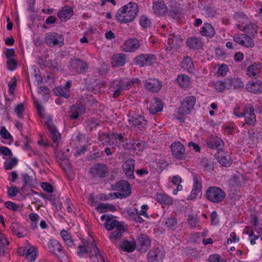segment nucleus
<instances>
[{
  "label": "nucleus",
  "mask_w": 262,
  "mask_h": 262,
  "mask_svg": "<svg viewBox=\"0 0 262 262\" xmlns=\"http://www.w3.org/2000/svg\"><path fill=\"white\" fill-rule=\"evenodd\" d=\"M139 12L138 5L130 2L119 9L116 17L117 21L120 23H126L132 21Z\"/></svg>",
  "instance_id": "obj_1"
},
{
  "label": "nucleus",
  "mask_w": 262,
  "mask_h": 262,
  "mask_svg": "<svg viewBox=\"0 0 262 262\" xmlns=\"http://www.w3.org/2000/svg\"><path fill=\"white\" fill-rule=\"evenodd\" d=\"M76 248H78L77 254L80 257L84 256L88 254L89 257L92 262H99L100 256H103L100 252L94 241L83 243L82 245L76 244Z\"/></svg>",
  "instance_id": "obj_2"
},
{
  "label": "nucleus",
  "mask_w": 262,
  "mask_h": 262,
  "mask_svg": "<svg viewBox=\"0 0 262 262\" xmlns=\"http://www.w3.org/2000/svg\"><path fill=\"white\" fill-rule=\"evenodd\" d=\"M206 197L212 203H219L224 201L226 197V193L220 187L210 186L206 191Z\"/></svg>",
  "instance_id": "obj_3"
},
{
  "label": "nucleus",
  "mask_w": 262,
  "mask_h": 262,
  "mask_svg": "<svg viewBox=\"0 0 262 262\" xmlns=\"http://www.w3.org/2000/svg\"><path fill=\"white\" fill-rule=\"evenodd\" d=\"M141 84V81L137 78L132 79L124 78L114 80L111 85L112 89H118V90H127L133 85H139Z\"/></svg>",
  "instance_id": "obj_4"
},
{
  "label": "nucleus",
  "mask_w": 262,
  "mask_h": 262,
  "mask_svg": "<svg viewBox=\"0 0 262 262\" xmlns=\"http://www.w3.org/2000/svg\"><path fill=\"white\" fill-rule=\"evenodd\" d=\"M86 62L80 59H71L70 60L69 68L71 72L75 74H82L85 73L88 69Z\"/></svg>",
  "instance_id": "obj_5"
},
{
  "label": "nucleus",
  "mask_w": 262,
  "mask_h": 262,
  "mask_svg": "<svg viewBox=\"0 0 262 262\" xmlns=\"http://www.w3.org/2000/svg\"><path fill=\"white\" fill-rule=\"evenodd\" d=\"M45 40L47 45L51 47L55 46L61 47L64 45L63 36L56 32L47 33Z\"/></svg>",
  "instance_id": "obj_6"
},
{
  "label": "nucleus",
  "mask_w": 262,
  "mask_h": 262,
  "mask_svg": "<svg viewBox=\"0 0 262 262\" xmlns=\"http://www.w3.org/2000/svg\"><path fill=\"white\" fill-rule=\"evenodd\" d=\"M172 156L178 160H184L186 159L184 145L180 141L173 142L170 146Z\"/></svg>",
  "instance_id": "obj_7"
},
{
  "label": "nucleus",
  "mask_w": 262,
  "mask_h": 262,
  "mask_svg": "<svg viewBox=\"0 0 262 262\" xmlns=\"http://www.w3.org/2000/svg\"><path fill=\"white\" fill-rule=\"evenodd\" d=\"M183 39L174 34H169L168 38V46L166 48L167 54L171 55L177 49L180 48L183 43Z\"/></svg>",
  "instance_id": "obj_8"
},
{
  "label": "nucleus",
  "mask_w": 262,
  "mask_h": 262,
  "mask_svg": "<svg viewBox=\"0 0 262 262\" xmlns=\"http://www.w3.org/2000/svg\"><path fill=\"white\" fill-rule=\"evenodd\" d=\"M90 172L93 178H104L108 173V168L104 164L97 163L93 165Z\"/></svg>",
  "instance_id": "obj_9"
},
{
  "label": "nucleus",
  "mask_w": 262,
  "mask_h": 262,
  "mask_svg": "<svg viewBox=\"0 0 262 262\" xmlns=\"http://www.w3.org/2000/svg\"><path fill=\"white\" fill-rule=\"evenodd\" d=\"M195 103V98L190 96L186 97L181 103V106L179 109L180 115H187L190 113Z\"/></svg>",
  "instance_id": "obj_10"
},
{
  "label": "nucleus",
  "mask_w": 262,
  "mask_h": 262,
  "mask_svg": "<svg viewBox=\"0 0 262 262\" xmlns=\"http://www.w3.org/2000/svg\"><path fill=\"white\" fill-rule=\"evenodd\" d=\"M165 257L163 248L158 247L150 250L147 254L148 262H162Z\"/></svg>",
  "instance_id": "obj_11"
},
{
  "label": "nucleus",
  "mask_w": 262,
  "mask_h": 262,
  "mask_svg": "<svg viewBox=\"0 0 262 262\" xmlns=\"http://www.w3.org/2000/svg\"><path fill=\"white\" fill-rule=\"evenodd\" d=\"M113 189L121 192V199L125 198L131 193V187L128 182L124 180L116 183L113 186Z\"/></svg>",
  "instance_id": "obj_12"
},
{
  "label": "nucleus",
  "mask_w": 262,
  "mask_h": 262,
  "mask_svg": "<svg viewBox=\"0 0 262 262\" xmlns=\"http://www.w3.org/2000/svg\"><path fill=\"white\" fill-rule=\"evenodd\" d=\"M102 221H105L104 226L105 228L108 231H111L114 228L116 229L119 227L121 228L123 225L121 223L118 222L117 220L113 219V215H102L101 216Z\"/></svg>",
  "instance_id": "obj_13"
},
{
  "label": "nucleus",
  "mask_w": 262,
  "mask_h": 262,
  "mask_svg": "<svg viewBox=\"0 0 262 262\" xmlns=\"http://www.w3.org/2000/svg\"><path fill=\"white\" fill-rule=\"evenodd\" d=\"M154 13L159 16L165 15L168 11L165 2L162 0H158L152 3V7Z\"/></svg>",
  "instance_id": "obj_14"
},
{
  "label": "nucleus",
  "mask_w": 262,
  "mask_h": 262,
  "mask_svg": "<svg viewBox=\"0 0 262 262\" xmlns=\"http://www.w3.org/2000/svg\"><path fill=\"white\" fill-rule=\"evenodd\" d=\"M156 60L154 55L142 54L137 56L134 60L135 64L140 67L148 66L152 64Z\"/></svg>",
  "instance_id": "obj_15"
},
{
  "label": "nucleus",
  "mask_w": 262,
  "mask_h": 262,
  "mask_svg": "<svg viewBox=\"0 0 262 262\" xmlns=\"http://www.w3.org/2000/svg\"><path fill=\"white\" fill-rule=\"evenodd\" d=\"M48 248L51 252L57 256H62L64 253L62 245L56 239H50L48 243Z\"/></svg>",
  "instance_id": "obj_16"
},
{
  "label": "nucleus",
  "mask_w": 262,
  "mask_h": 262,
  "mask_svg": "<svg viewBox=\"0 0 262 262\" xmlns=\"http://www.w3.org/2000/svg\"><path fill=\"white\" fill-rule=\"evenodd\" d=\"M135 243L139 250L145 252L150 247L151 242L147 235L141 234L137 237Z\"/></svg>",
  "instance_id": "obj_17"
},
{
  "label": "nucleus",
  "mask_w": 262,
  "mask_h": 262,
  "mask_svg": "<svg viewBox=\"0 0 262 262\" xmlns=\"http://www.w3.org/2000/svg\"><path fill=\"white\" fill-rule=\"evenodd\" d=\"M140 47L139 40L136 38L128 39L122 45V50L126 52H134Z\"/></svg>",
  "instance_id": "obj_18"
},
{
  "label": "nucleus",
  "mask_w": 262,
  "mask_h": 262,
  "mask_svg": "<svg viewBox=\"0 0 262 262\" xmlns=\"http://www.w3.org/2000/svg\"><path fill=\"white\" fill-rule=\"evenodd\" d=\"M207 146L211 149L221 150L224 145L223 141L217 136H210L206 139Z\"/></svg>",
  "instance_id": "obj_19"
},
{
  "label": "nucleus",
  "mask_w": 262,
  "mask_h": 262,
  "mask_svg": "<svg viewBox=\"0 0 262 262\" xmlns=\"http://www.w3.org/2000/svg\"><path fill=\"white\" fill-rule=\"evenodd\" d=\"M127 56L123 53L114 54L111 58V63L113 67H120L127 62Z\"/></svg>",
  "instance_id": "obj_20"
},
{
  "label": "nucleus",
  "mask_w": 262,
  "mask_h": 262,
  "mask_svg": "<svg viewBox=\"0 0 262 262\" xmlns=\"http://www.w3.org/2000/svg\"><path fill=\"white\" fill-rule=\"evenodd\" d=\"M135 161L133 159H128L122 164V169L126 176L130 179L135 178L134 171Z\"/></svg>",
  "instance_id": "obj_21"
},
{
  "label": "nucleus",
  "mask_w": 262,
  "mask_h": 262,
  "mask_svg": "<svg viewBox=\"0 0 262 262\" xmlns=\"http://www.w3.org/2000/svg\"><path fill=\"white\" fill-rule=\"evenodd\" d=\"M129 124L137 126L139 128H144L146 124L147 121L144 116H127Z\"/></svg>",
  "instance_id": "obj_22"
},
{
  "label": "nucleus",
  "mask_w": 262,
  "mask_h": 262,
  "mask_svg": "<svg viewBox=\"0 0 262 262\" xmlns=\"http://www.w3.org/2000/svg\"><path fill=\"white\" fill-rule=\"evenodd\" d=\"M18 252L20 255H25V258L30 262L34 261L36 258V249L34 247L29 249L19 248Z\"/></svg>",
  "instance_id": "obj_23"
},
{
  "label": "nucleus",
  "mask_w": 262,
  "mask_h": 262,
  "mask_svg": "<svg viewBox=\"0 0 262 262\" xmlns=\"http://www.w3.org/2000/svg\"><path fill=\"white\" fill-rule=\"evenodd\" d=\"M127 229L124 225L121 226V228L119 227L116 229V230L111 233L108 237L111 241L112 243L114 245H116L118 242L122 237L123 233L126 231Z\"/></svg>",
  "instance_id": "obj_24"
},
{
  "label": "nucleus",
  "mask_w": 262,
  "mask_h": 262,
  "mask_svg": "<svg viewBox=\"0 0 262 262\" xmlns=\"http://www.w3.org/2000/svg\"><path fill=\"white\" fill-rule=\"evenodd\" d=\"M145 88L152 92H157L161 88L160 82L156 79H149L144 83Z\"/></svg>",
  "instance_id": "obj_25"
},
{
  "label": "nucleus",
  "mask_w": 262,
  "mask_h": 262,
  "mask_svg": "<svg viewBox=\"0 0 262 262\" xmlns=\"http://www.w3.org/2000/svg\"><path fill=\"white\" fill-rule=\"evenodd\" d=\"M247 90L255 94L262 92V82L259 80L252 81L246 85Z\"/></svg>",
  "instance_id": "obj_26"
},
{
  "label": "nucleus",
  "mask_w": 262,
  "mask_h": 262,
  "mask_svg": "<svg viewBox=\"0 0 262 262\" xmlns=\"http://www.w3.org/2000/svg\"><path fill=\"white\" fill-rule=\"evenodd\" d=\"M156 200L161 205L169 206L173 203L172 198L167 194L157 193Z\"/></svg>",
  "instance_id": "obj_27"
},
{
  "label": "nucleus",
  "mask_w": 262,
  "mask_h": 262,
  "mask_svg": "<svg viewBox=\"0 0 262 262\" xmlns=\"http://www.w3.org/2000/svg\"><path fill=\"white\" fill-rule=\"evenodd\" d=\"M60 235L69 248L73 250L76 249V241L72 239L71 235L67 231L62 230L60 232Z\"/></svg>",
  "instance_id": "obj_28"
},
{
  "label": "nucleus",
  "mask_w": 262,
  "mask_h": 262,
  "mask_svg": "<svg viewBox=\"0 0 262 262\" xmlns=\"http://www.w3.org/2000/svg\"><path fill=\"white\" fill-rule=\"evenodd\" d=\"M234 18L238 23V24L236 25V27L237 29L238 25H241L244 26L246 24H248V23L250 22V19L242 12H237L235 13L234 14Z\"/></svg>",
  "instance_id": "obj_29"
},
{
  "label": "nucleus",
  "mask_w": 262,
  "mask_h": 262,
  "mask_svg": "<svg viewBox=\"0 0 262 262\" xmlns=\"http://www.w3.org/2000/svg\"><path fill=\"white\" fill-rule=\"evenodd\" d=\"M9 245V242L7 237L0 232V257L5 255Z\"/></svg>",
  "instance_id": "obj_30"
},
{
  "label": "nucleus",
  "mask_w": 262,
  "mask_h": 262,
  "mask_svg": "<svg viewBox=\"0 0 262 262\" xmlns=\"http://www.w3.org/2000/svg\"><path fill=\"white\" fill-rule=\"evenodd\" d=\"M238 29L247 34L254 35L256 33L257 26L256 25L252 24L250 21L244 26L241 25H238Z\"/></svg>",
  "instance_id": "obj_31"
},
{
  "label": "nucleus",
  "mask_w": 262,
  "mask_h": 262,
  "mask_svg": "<svg viewBox=\"0 0 262 262\" xmlns=\"http://www.w3.org/2000/svg\"><path fill=\"white\" fill-rule=\"evenodd\" d=\"M188 47L193 49H199L203 47V43L201 38L197 37H189L186 40Z\"/></svg>",
  "instance_id": "obj_32"
},
{
  "label": "nucleus",
  "mask_w": 262,
  "mask_h": 262,
  "mask_svg": "<svg viewBox=\"0 0 262 262\" xmlns=\"http://www.w3.org/2000/svg\"><path fill=\"white\" fill-rule=\"evenodd\" d=\"M119 248L124 251L132 252L134 251L136 248V244L135 242H132L127 240L121 241L119 244Z\"/></svg>",
  "instance_id": "obj_33"
},
{
  "label": "nucleus",
  "mask_w": 262,
  "mask_h": 262,
  "mask_svg": "<svg viewBox=\"0 0 262 262\" xmlns=\"http://www.w3.org/2000/svg\"><path fill=\"white\" fill-rule=\"evenodd\" d=\"M200 32L202 35L209 37H212L215 34V31L212 26L207 23L204 24Z\"/></svg>",
  "instance_id": "obj_34"
},
{
  "label": "nucleus",
  "mask_w": 262,
  "mask_h": 262,
  "mask_svg": "<svg viewBox=\"0 0 262 262\" xmlns=\"http://www.w3.org/2000/svg\"><path fill=\"white\" fill-rule=\"evenodd\" d=\"M73 15V10L70 7H64L58 13V16L62 21H66Z\"/></svg>",
  "instance_id": "obj_35"
},
{
  "label": "nucleus",
  "mask_w": 262,
  "mask_h": 262,
  "mask_svg": "<svg viewBox=\"0 0 262 262\" xmlns=\"http://www.w3.org/2000/svg\"><path fill=\"white\" fill-rule=\"evenodd\" d=\"M261 64L259 62H255L249 66L247 75L250 77H254L259 74Z\"/></svg>",
  "instance_id": "obj_36"
},
{
  "label": "nucleus",
  "mask_w": 262,
  "mask_h": 262,
  "mask_svg": "<svg viewBox=\"0 0 262 262\" xmlns=\"http://www.w3.org/2000/svg\"><path fill=\"white\" fill-rule=\"evenodd\" d=\"M179 85L183 89H186L190 85L191 82L190 77L185 74L179 75L177 78Z\"/></svg>",
  "instance_id": "obj_37"
},
{
  "label": "nucleus",
  "mask_w": 262,
  "mask_h": 262,
  "mask_svg": "<svg viewBox=\"0 0 262 262\" xmlns=\"http://www.w3.org/2000/svg\"><path fill=\"white\" fill-rule=\"evenodd\" d=\"M217 160L223 166L229 167L232 164L230 156L228 153L221 154L218 156Z\"/></svg>",
  "instance_id": "obj_38"
},
{
  "label": "nucleus",
  "mask_w": 262,
  "mask_h": 262,
  "mask_svg": "<svg viewBox=\"0 0 262 262\" xmlns=\"http://www.w3.org/2000/svg\"><path fill=\"white\" fill-rule=\"evenodd\" d=\"M163 107V105L160 100L155 99L151 103L149 106V112L152 115L161 112Z\"/></svg>",
  "instance_id": "obj_39"
},
{
  "label": "nucleus",
  "mask_w": 262,
  "mask_h": 262,
  "mask_svg": "<svg viewBox=\"0 0 262 262\" xmlns=\"http://www.w3.org/2000/svg\"><path fill=\"white\" fill-rule=\"evenodd\" d=\"M110 138L113 144L115 142L117 144L124 142L127 140V138L121 133L114 132L110 134Z\"/></svg>",
  "instance_id": "obj_40"
},
{
  "label": "nucleus",
  "mask_w": 262,
  "mask_h": 262,
  "mask_svg": "<svg viewBox=\"0 0 262 262\" xmlns=\"http://www.w3.org/2000/svg\"><path fill=\"white\" fill-rule=\"evenodd\" d=\"M70 112L72 115H82L86 113V108L82 104L76 103L71 107Z\"/></svg>",
  "instance_id": "obj_41"
},
{
  "label": "nucleus",
  "mask_w": 262,
  "mask_h": 262,
  "mask_svg": "<svg viewBox=\"0 0 262 262\" xmlns=\"http://www.w3.org/2000/svg\"><path fill=\"white\" fill-rule=\"evenodd\" d=\"M56 95L62 96L67 99L70 97L69 90L67 88L63 86H58L55 88L53 90Z\"/></svg>",
  "instance_id": "obj_42"
},
{
  "label": "nucleus",
  "mask_w": 262,
  "mask_h": 262,
  "mask_svg": "<svg viewBox=\"0 0 262 262\" xmlns=\"http://www.w3.org/2000/svg\"><path fill=\"white\" fill-rule=\"evenodd\" d=\"M227 82L229 89L232 86L234 89H239L243 88L244 85L241 79L238 78L227 79Z\"/></svg>",
  "instance_id": "obj_43"
},
{
  "label": "nucleus",
  "mask_w": 262,
  "mask_h": 262,
  "mask_svg": "<svg viewBox=\"0 0 262 262\" xmlns=\"http://www.w3.org/2000/svg\"><path fill=\"white\" fill-rule=\"evenodd\" d=\"M97 210L100 212H104L107 210L112 211L116 210V207L112 204L108 203H100L98 204L96 208Z\"/></svg>",
  "instance_id": "obj_44"
},
{
  "label": "nucleus",
  "mask_w": 262,
  "mask_h": 262,
  "mask_svg": "<svg viewBox=\"0 0 262 262\" xmlns=\"http://www.w3.org/2000/svg\"><path fill=\"white\" fill-rule=\"evenodd\" d=\"M182 67L184 69L188 71H192L193 68V63L192 59L188 56L184 57L182 62Z\"/></svg>",
  "instance_id": "obj_45"
},
{
  "label": "nucleus",
  "mask_w": 262,
  "mask_h": 262,
  "mask_svg": "<svg viewBox=\"0 0 262 262\" xmlns=\"http://www.w3.org/2000/svg\"><path fill=\"white\" fill-rule=\"evenodd\" d=\"M101 123V121L95 118H91L85 122L86 127L91 130L97 126L100 125Z\"/></svg>",
  "instance_id": "obj_46"
},
{
  "label": "nucleus",
  "mask_w": 262,
  "mask_h": 262,
  "mask_svg": "<svg viewBox=\"0 0 262 262\" xmlns=\"http://www.w3.org/2000/svg\"><path fill=\"white\" fill-rule=\"evenodd\" d=\"M192 177L193 181L192 189L201 191L202 186L201 178L195 173H193Z\"/></svg>",
  "instance_id": "obj_47"
},
{
  "label": "nucleus",
  "mask_w": 262,
  "mask_h": 262,
  "mask_svg": "<svg viewBox=\"0 0 262 262\" xmlns=\"http://www.w3.org/2000/svg\"><path fill=\"white\" fill-rule=\"evenodd\" d=\"M0 135L1 137L5 139L9 140V144H11L13 141V137L7 130L5 127L2 126L0 130Z\"/></svg>",
  "instance_id": "obj_48"
},
{
  "label": "nucleus",
  "mask_w": 262,
  "mask_h": 262,
  "mask_svg": "<svg viewBox=\"0 0 262 262\" xmlns=\"http://www.w3.org/2000/svg\"><path fill=\"white\" fill-rule=\"evenodd\" d=\"M227 79L225 81H218L214 83V88L219 92H222L225 89H229Z\"/></svg>",
  "instance_id": "obj_49"
},
{
  "label": "nucleus",
  "mask_w": 262,
  "mask_h": 262,
  "mask_svg": "<svg viewBox=\"0 0 262 262\" xmlns=\"http://www.w3.org/2000/svg\"><path fill=\"white\" fill-rule=\"evenodd\" d=\"M99 140L103 145H108L110 144L111 139L110 138V134H106L105 133H99L98 135Z\"/></svg>",
  "instance_id": "obj_50"
},
{
  "label": "nucleus",
  "mask_w": 262,
  "mask_h": 262,
  "mask_svg": "<svg viewBox=\"0 0 262 262\" xmlns=\"http://www.w3.org/2000/svg\"><path fill=\"white\" fill-rule=\"evenodd\" d=\"M17 163V159L16 158H13L10 160L6 161L4 162V168L6 170H10L15 166Z\"/></svg>",
  "instance_id": "obj_51"
},
{
  "label": "nucleus",
  "mask_w": 262,
  "mask_h": 262,
  "mask_svg": "<svg viewBox=\"0 0 262 262\" xmlns=\"http://www.w3.org/2000/svg\"><path fill=\"white\" fill-rule=\"evenodd\" d=\"M49 132L50 133V137L52 138L53 141L55 143H58L59 141L60 140V135L57 131V128Z\"/></svg>",
  "instance_id": "obj_52"
},
{
  "label": "nucleus",
  "mask_w": 262,
  "mask_h": 262,
  "mask_svg": "<svg viewBox=\"0 0 262 262\" xmlns=\"http://www.w3.org/2000/svg\"><path fill=\"white\" fill-rule=\"evenodd\" d=\"M254 46V42L253 39L249 37L248 35L244 34L243 46L248 48H252Z\"/></svg>",
  "instance_id": "obj_53"
},
{
  "label": "nucleus",
  "mask_w": 262,
  "mask_h": 262,
  "mask_svg": "<svg viewBox=\"0 0 262 262\" xmlns=\"http://www.w3.org/2000/svg\"><path fill=\"white\" fill-rule=\"evenodd\" d=\"M140 24L143 28H148L150 26V19L145 15H142L140 19Z\"/></svg>",
  "instance_id": "obj_54"
},
{
  "label": "nucleus",
  "mask_w": 262,
  "mask_h": 262,
  "mask_svg": "<svg viewBox=\"0 0 262 262\" xmlns=\"http://www.w3.org/2000/svg\"><path fill=\"white\" fill-rule=\"evenodd\" d=\"M188 223L193 227L195 228L199 223V220L198 219L196 216L194 214H190L188 216Z\"/></svg>",
  "instance_id": "obj_55"
},
{
  "label": "nucleus",
  "mask_w": 262,
  "mask_h": 262,
  "mask_svg": "<svg viewBox=\"0 0 262 262\" xmlns=\"http://www.w3.org/2000/svg\"><path fill=\"white\" fill-rule=\"evenodd\" d=\"M26 105L23 103H20L16 105L14 108V113L17 115L26 113Z\"/></svg>",
  "instance_id": "obj_56"
},
{
  "label": "nucleus",
  "mask_w": 262,
  "mask_h": 262,
  "mask_svg": "<svg viewBox=\"0 0 262 262\" xmlns=\"http://www.w3.org/2000/svg\"><path fill=\"white\" fill-rule=\"evenodd\" d=\"M11 229L14 235L19 237L23 236L22 233L19 231V226L17 223H13L11 226Z\"/></svg>",
  "instance_id": "obj_57"
},
{
  "label": "nucleus",
  "mask_w": 262,
  "mask_h": 262,
  "mask_svg": "<svg viewBox=\"0 0 262 262\" xmlns=\"http://www.w3.org/2000/svg\"><path fill=\"white\" fill-rule=\"evenodd\" d=\"M178 222L176 219H168L165 223V226L169 229L174 230L176 228Z\"/></svg>",
  "instance_id": "obj_58"
},
{
  "label": "nucleus",
  "mask_w": 262,
  "mask_h": 262,
  "mask_svg": "<svg viewBox=\"0 0 262 262\" xmlns=\"http://www.w3.org/2000/svg\"><path fill=\"white\" fill-rule=\"evenodd\" d=\"M202 164L206 170H212L214 168L213 162L208 159H204L202 161Z\"/></svg>",
  "instance_id": "obj_59"
},
{
  "label": "nucleus",
  "mask_w": 262,
  "mask_h": 262,
  "mask_svg": "<svg viewBox=\"0 0 262 262\" xmlns=\"http://www.w3.org/2000/svg\"><path fill=\"white\" fill-rule=\"evenodd\" d=\"M7 68L10 71L15 70L17 67V61L14 58H11L7 60Z\"/></svg>",
  "instance_id": "obj_60"
},
{
  "label": "nucleus",
  "mask_w": 262,
  "mask_h": 262,
  "mask_svg": "<svg viewBox=\"0 0 262 262\" xmlns=\"http://www.w3.org/2000/svg\"><path fill=\"white\" fill-rule=\"evenodd\" d=\"M5 207L12 211H16L19 209V205L11 201H7L5 203Z\"/></svg>",
  "instance_id": "obj_61"
},
{
  "label": "nucleus",
  "mask_w": 262,
  "mask_h": 262,
  "mask_svg": "<svg viewBox=\"0 0 262 262\" xmlns=\"http://www.w3.org/2000/svg\"><path fill=\"white\" fill-rule=\"evenodd\" d=\"M245 117V123L250 126L254 125L256 119V116H243Z\"/></svg>",
  "instance_id": "obj_62"
},
{
  "label": "nucleus",
  "mask_w": 262,
  "mask_h": 262,
  "mask_svg": "<svg viewBox=\"0 0 262 262\" xmlns=\"http://www.w3.org/2000/svg\"><path fill=\"white\" fill-rule=\"evenodd\" d=\"M209 262H226L224 259H221L220 255L217 254H211L208 257Z\"/></svg>",
  "instance_id": "obj_63"
},
{
  "label": "nucleus",
  "mask_w": 262,
  "mask_h": 262,
  "mask_svg": "<svg viewBox=\"0 0 262 262\" xmlns=\"http://www.w3.org/2000/svg\"><path fill=\"white\" fill-rule=\"evenodd\" d=\"M16 86V79L15 77H12L8 83L9 92L13 94L14 89Z\"/></svg>",
  "instance_id": "obj_64"
}]
</instances>
